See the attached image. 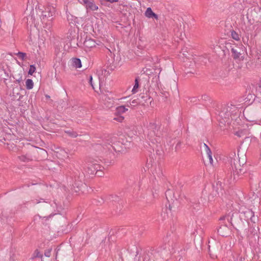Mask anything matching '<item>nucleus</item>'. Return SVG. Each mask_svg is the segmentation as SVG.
<instances>
[{
    "label": "nucleus",
    "mask_w": 261,
    "mask_h": 261,
    "mask_svg": "<svg viewBox=\"0 0 261 261\" xmlns=\"http://www.w3.org/2000/svg\"><path fill=\"white\" fill-rule=\"evenodd\" d=\"M38 14L43 22L55 14V8L50 5H40L38 6Z\"/></svg>",
    "instance_id": "1"
},
{
    "label": "nucleus",
    "mask_w": 261,
    "mask_h": 261,
    "mask_svg": "<svg viewBox=\"0 0 261 261\" xmlns=\"http://www.w3.org/2000/svg\"><path fill=\"white\" fill-rule=\"evenodd\" d=\"M81 4L85 5L86 8L87 10L92 11H97L98 9V7L94 0H79Z\"/></svg>",
    "instance_id": "2"
},
{
    "label": "nucleus",
    "mask_w": 261,
    "mask_h": 261,
    "mask_svg": "<svg viewBox=\"0 0 261 261\" xmlns=\"http://www.w3.org/2000/svg\"><path fill=\"white\" fill-rule=\"evenodd\" d=\"M97 44L95 41L91 38L86 39L84 42V45L86 50H90L95 47Z\"/></svg>",
    "instance_id": "3"
},
{
    "label": "nucleus",
    "mask_w": 261,
    "mask_h": 261,
    "mask_svg": "<svg viewBox=\"0 0 261 261\" xmlns=\"http://www.w3.org/2000/svg\"><path fill=\"white\" fill-rule=\"evenodd\" d=\"M218 232L222 236H227L230 232L229 228L226 225H223L219 227Z\"/></svg>",
    "instance_id": "4"
},
{
    "label": "nucleus",
    "mask_w": 261,
    "mask_h": 261,
    "mask_svg": "<svg viewBox=\"0 0 261 261\" xmlns=\"http://www.w3.org/2000/svg\"><path fill=\"white\" fill-rule=\"evenodd\" d=\"M204 146L205 147V152L207 158L208 159L209 164L210 165L214 166V161L212 158V152L210 148L205 144H204Z\"/></svg>",
    "instance_id": "5"
},
{
    "label": "nucleus",
    "mask_w": 261,
    "mask_h": 261,
    "mask_svg": "<svg viewBox=\"0 0 261 261\" xmlns=\"http://www.w3.org/2000/svg\"><path fill=\"white\" fill-rule=\"evenodd\" d=\"M145 15L146 17L149 18H154L155 19H158V15L152 11L150 8H147L145 12Z\"/></svg>",
    "instance_id": "6"
},
{
    "label": "nucleus",
    "mask_w": 261,
    "mask_h": 261,
    "mask_svg": "<svg viewBox=\"0 0 261 261\" xmlns=\"http://www.w3.org/2000/svg\"><path fill=\"white\" fill-rule=\"evenodd\" d=\"M57 156L58 158L64 160L69 158L68 153L64 149H61L57 152Z\"/></svg>",
    "instance_id": "7"
},
{
    "label": "nucleus",
    "mask_w": 261,
    "mask_h": 261,
    "mask_svg": "<svg viewBox=\"0 0 261 261\" xmlns=\"http://www.w3.org/2000/svg\"><path fill=\"white\" fill-rule=\"evenodd\" d=\"M128 110V109L124 106H120L116 108L115 113L119 116L124 114Z\"/></svg>",
    "instance_id": "8"
},
{
    "label": "nucleus",
    "mask_w": 261,
    "mask_h": 261,
    "mask_svg": "<svg viewBox=\"0 0 261 261\" xmlns=\"http://www.w3.org/2000/svg\"><path fill=\"white\" fill-rule=\"evenodd\" d=\"M72 65L76 68H81L82 67V63L81 60L77 58H73L71 60Z\"/></svg>",
    "instance_id": "9"
},
{
    "label": "nucleus",
    "mask_w": 261,
    "mask_h": 261,
    "mask_svg": "<svg viewBox=\"0 0 261 261\" xmlns=\"http://www.w3.org/2000/svg\"><path fill=\"white\" fill-rule=\"evenodd\" d=\"M25 86L28 89H32L34 86V83L31 79H28L25 82Z\"/></svg>",
    "instance_id": "10"
},
{
    "label": "nucleus",
    "mask_w": 261,
    "mask_h": 261,
    "mask_svg": "<svg viewBox=\"0 0 261 261\" xmlns=\"http://www.w3.org/2000/svg\"><path fill=\"white\" fill-rule=\"evenodd\" d=\"M77 19H78L77 17L74 16L72 15H67V20L69 22L71 21L70 22H71V23H75L77 22Z\"/></svg>",
    "instance_id": "11"
},
{
    "label": "nucleus",
    "mask_w": 261,
    "mask_h": 261,
    "mask_svg": "<svg viewBox=\"0 0 261 261\" xmlns=\"http://www.w3.org/2000/svg\"><path fill=\"white\" fill-rule=\"evenodd\" d=\"M232 38L237 40L239 41L240 39V35L235 31H232L231 34Z\"/></svg>",
    "instance_id": "12"
},
{
    "label": "nucleus",
    "mask_w": 261,
    "mask_h": 261,
    "mask_svg": "<svg viewBox=\"0 0 261 261\" xmlns=\"http://www.w3.org/2000/svg\"><path fill=\"white\" fill-rule=\"evenodd\" d=\"M89 168L91 169V173L93 174L98 170V169L100 168V167L98 165H91V167Z\"/></svg>",
    "instance_id": "13"
},
{
    "label": "nucleus",
    "mask_w": 261,
    "mask_h": 261,
    "mask_svg": "<svg viewBox=\"0 0 261 261\" xmlns=\"http://www.w3.org/2000/svg\"><path fill=\"white\" fill-rule=\"evenodd\" d=\"M139 88V82L137 79L135 80V84L134 86L133 89H132L133 93H136L138 91V89Z\"/></svg>",
    "instance_id": "14"
},
{
    "label": "nucleus",
    "mask_w": 261,
    "mask_h": 261,
    "mask_svg": "<svg viewBox=\"0 0 261 261\" xmlns=\"http://www.w3.org/2000/svg\"><path fill=\"white\" fill-rule=\"evenodd\" d=\"M17 55L18 57V58H19L20 59H21L22 60H24L25 59L26 54H25V53H22V52H18L17 54Z\"/></svg>",
    "instance_id": "15"
},
{
    "label": "nucleus",
    "mask_w": 261,
    "mask_h": 261,
    "mask_svg": "<svg viewBox=\"0 0 261 261\" xmlns=\"http://www.w3.org/2000/svg\"><path fill=\"white\" fill-rule=\"evenodd\" d=\"M234 134L237 136H238V137H242L245 134V131L244 130H238V131H235L234 132Z\"/></svg>",
    "instance_id": "16"
},
{
    "label": "nucleus",
    "mask_w": 261,
    "mask_h": 261,
    "mask_svg": "<svg viewBox=\"0 0 261 261\" xmlns=\"http://www.w3.org/2000/svg\"><path fill=\"white\" fill-rule=\"evenodd\" d=\"M36 71V67L34 65H31L30 67L29 74L32 75Z\"/></svg>",
    "instance_id": "17"
},
{
    "label": "nucleus",
    "mask_w": 261,
    "mask_h": 261,
    "mask_svg": "<svg viewBox=\"0 0 261 261\" xmlns=\"http://www.w3.org/2000/svg\"><path fill=\"white\" fill-rule=\"evenodd\" d=\"M41 256V254L40 251H39V250H38V249L35 250L33 254V257H40Z\"/></svg>",
    "instance_id": "18"
},
{
    "label": "nucleus",
    "mask_w": 261,
    "mask_h": 261,
    "mask_svg": "<svg viewBox=\"0 0 261 261\" xmlns=\"http://www.w3.org/2000/svg\"><path fill=\"white\" fill-rule=\"evenodd\" d=\"M231 52L233 53V54L234 55V58H239L240 55V54L238 53L236 49H234V48H232L231 49Z\"/></svg>",
    "instance_id": "19"
},
{
    "label": "nucleus",
    "mask_w": 261,
    "mask_h": 261,
    "mask_svg": "<svg viewBox=\"0 0 261 261\" xmlns=\"http://www.w3.org/2000/svg\"><path fill=\"white\" fill-rule=\"evenodd\" d=\"M66 133L69 135V136H70L72 137H76L77 136V134L75 132H67Z\"/></svg>",
    "instance_id": "20"
},
{
    "label": "nucleus",
    "mask_w": 261,
    "mask_h": 261,
    "mask_svg": "<svg viewBox=\"0 0 261 261\" xmlns=\"http://www.w3.org/2000/svg\"><path fill=\"white\" fill-rule=\"evenodd\" d=\"M114 119L119 122H121L123 120L124 117L122 116H119L118 118H115Z\"/></svg>",
    "instance_id": "21"
},
{
    "label": "nucleus",
    "mask_w": 261,
    "mask_h": 261,
    "mask_svg": "<svg viewBox=\"0 0 261 261\" xmlns=\"http://www.w3.org/2000/svg\"><path fill=\"white\" fill-rule=\"evenodd\" d=\"M89 83H90V85H91V86L92 87L93 89H94L95 87H94V86L93 85V84L92 83V77L91 75L90 76Z\"/></svg>",
    "instance_id": "22"
},
{
    "label": "nucleus",
    "mask_w": 261,
    "mask_h": 261,
    "mask_svg": "<svg viewBox=\"0 0 261 261\" xmlns=\"http://www.w3.org/2000/svg\"><path fill=\"white\" fill-rule=\"evenodd\" d=\"M137 103H138V102H137V100H135H135H133L131 102V103H130V105H133V106H134V105H137Z\"/></svg>",
    "instance_id": "23"
},
{
    "label": "nucleus",
    "mask_w": 261,
    "mask_h": 261,
    "mask_svg": "<svg viewBox=\"0 0 261 261\" xmlns=\"http://www.w3.org/2000/svg\"><path fill=\"white\" fill-rule=\"evenodd\" d=\"M107 2H109L110 3L117 2L118 0H106Z\"/></svg>",
    "instance_id": "24"
},
{
    "label": "nucleus",
    "mask_w": 261,
    "mask_h": 261,
    "mask_svg": "<svg viewBox=\"0 0 261 261\" xmlns=\"http://www.w3.org/2000/svg\"><path fill=\"white\" fill-rule=\"evenodd\" d=\"M256 31V32L257 33H261V28H257Z\"/></svg>",
    "instance_id": "25"
},
{
    "label": "nucleus",
    "mask_w": 261,
    "mask_h": 261,
    "mask_svg": "<svg viewBox=\"0 0 261 261\" xmlns=\"http://www.w3.org/2000/svg\"><path fill=\"white\" fill-rule=\"evenodd\" d=\"M258 86L259 87H261V80L259 81V82L258 83Z\"/></svg>",
    "instance_id": "26"
},
{
    "label": "nucleus",
    "mask_w": 261,
    "mask_h": 261,
    "mask_svg": "<svg viewBox=\"0 0 261 261\" xmlns=\"http://www.w3.org/2000/svg\"><path fill=\"white\" fill-rule=\"evenodd\" d=\"M45 97H46L47 98H50V96H48V95H46L45 96Z\"/></svg>",
    "instance_id": "27"
},
{
    "label": "nucleus",
    "mask_w": 261,
    "mask_h": 261,
    "mask_svg": "<svg viewBox=\"0 0 261 261\" xmlns=\"http://www.w3.org/2000/svg\"><path fill=\"white\" fill-rule=\"evenodd\" d=\"M247 112H247V111H246V112H245V113H244V115H245V116H246V115L247 114Z\"/></svg>",
    "instance_id": "28"
},
{
    "label": "nucleus",
    "mask_w": 261,
    "mask_h": 261,
    "mask_svg": "<svg viewBox=\"0 0 261 261\" xmlns=\"http://www.w3.org/2000/svg\"><path fill=\"white\" fill-rule=\"evenodd\" d=\"M243 261H245V260H243ZM248 261V260H247Z\"/></svg>",
    "instance_id": "29"
}]
</instances>
